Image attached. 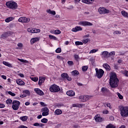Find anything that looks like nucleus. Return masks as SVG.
<instances>
[{
    "label": "nucleus",
    "instance_id": "nucleus-9",
    "mask_svg": "<svg viewBox=\"0 0 128 128\" xmlns=\"http://www.w3.org/2000/svg\"><path fill=\"white\" fill-rule=\"evenodd\" d=\"M78 24L82 26H92L93 25L92 23L88 21H80L79 22Z\"/></svg>",
    "mask_w": 128,
    "mask_h": 128
},
{
    "label": "nucleus",
    "instance_id": "nucleus-22",
    "mask_svg": "<svg viewBox=\"0 0 128 128\" xmlns=\"http://www.w3.org/2000/svg\"><path fill=\"white\" fill-rule=\"evenodd\" d=\"M2 64H4V66H8V68L12 67V64H10V62L6 61H3Z\"/></svg>",
    "mask_w": 128,
    "mask_h": 128
},
{
    "label": "nucleus",
    "instance_id": "nucleus-47",
    "mask_svg": "<svg viewBox=\"0 0 128 128\" xmlns=\"http://www.w3.org/2000/svg\"><path fill=\"white\" fill-rule=\"evenodd\" d=\"M27 30L28 32L34 34V28H28Z\"/></svg>",
    "mask_w": 128,
    "mask_h": 128
},
{
    "label": "nucleus",
    "instance_id": "nucleus-35",
    "mask_svg": "<svg viewBox=\"0 0 128 128\" xmlns=\"http://www.w3.org/2000/svg\"><path fill=\"white\" fill-rule=\"evenodd\" d=\"M116 126L113 125L112 124H108L106 126V128H116Z\"/></svg>",
    "mask_w": 128,
    "mask_h": 128
},
{
    "label": "nucleus",
    "instance_id": "nucleus-19",
    "mask_svg": "<svg viewBox=\"0 0 128 128\" xmlns=\"http://www.w3.org/2000/svg\"><path fill=\"white\" fill-rule=\"evenodd\" d=\"M100 56H102L105 58H109L108 52V51H104L102 52Z\"/></svg>",
    "mask_w": 128,
    "mask_h": 128
},
{
    "label": "nucleus",
    "instance_id": "nucleus-36",
    "mask_svg": "<svg viewBox=\"0 0 128 128\" xmlns=\"http://www.w3.org/2000/svg\"><path fill=\"white\" fill-rule=\"evenodd\" d=\"M74 58L75 59V60L78 62V60H80V56L78 54H74Z\"/></svg>",
    "mask_w": 128,
    "mask_h": 128
},
{
    "label": "nucleus",
    "instance_id": "nucleus-7",
    "mask_svg": "<svg viewBox=\"0 0 128 128\" xmlns=\"http://www.w3.org/2000/svg\"><path fill=\"white\" fill-rule=\"evenodd\" d=\"M42 116H46L50 114V110L48 107H44L41 109Z\"/></svg>",
    "mask_w": 128,
    "mask_h": 128
},
{
    "label": "nucleus",
    "instance_id": "nucleus-16",
    "mask_svg": "<svg viewBox=\"0 0 128 128\" xmlns=\"http://www.w3.org/2000/svg\"><path fill=\"white\" fill-rule=\"evenodd\" d=\"M80 30H82V28L80 26H76L75 28L72 29V32H76Z\"/></svg>",
    "mask_w": 128,
    "mask_h": 128
},
{
    "label": "nucleus",
    "instance_id": "nucleus-33",
    "mask_svg": "<svg viewBox=\"0 0 128 128\" xmlns=\"http://www.w3.org/2000/svg\"><path fill=\"white\" fill-rule=\"evenodd\" d=\"M104 106H107L108 108H109L112 109V104H110V103L108 102H106L104 104Z\"/></svg>",
    "mask_w": 128,
    "mask_h": 128
},
{
    "label": "nucleus",
    "instance_id": "nucleus-63",
    "mask_svg": "<svg viewBox=\"0 0 128 128\" xmlns=\"http://www.w3.org/2000/svg\"><path fill=\"white\" fill-rule=\"evenodd\" d=\"M18 128H28L24 125H21Z\"/></svg>",
    "mask_w": 128,
    "mask_h": 128
},
{
    "label": "nucleus",
    "instance_id": "nucleus-29",
    "mask_svg": "<svg viewBox=\"0 0 128 128\" xmlns=\"http://www.w3.org/2000/svg\"><path fill=\"white\" fill-rule=\"evenodd\" d=\"M14 20V17H8L5 20V22H12Z\"/></svg>",
    "mask_w": 128,
    "mask_h": 128
},
{
    "label": "nucleus",
    "instance_id": "nucleus-27",
    "mask_svg": "<svg viewBox=\"0 0 128 128\" xmlns=\"http://www.w3.org/2000/svg\"><path fill=\"white\" fill-rule=\"evenodd\" d=\"M72 76H78V74H80V72L76 70H74L72 71Z\"/></svg>",
    "mask_w": 128,
    "mask_h": 128
},
{
    "label": "nucleus",
    "instance_id": "nucleus-62",
    "mask_svg": "<svg viewBox=\"0 0 128 128\" xmlns=\"http://www.w3.org/2000/svg\"><path fill=\"white\" fill-rule=\"evenodd\" d=\"M40 104L42 106H46L44 102H40Z\"/></svg>",
    "mask_w": 128,
    "mask_h": 128
},
{
    "label": "nucleus",
    "instance_id": "nucleus-14",
    "mask_svg": "<svg viewBox=\"0 0 128 128\" xmlns=\"http://www.w3.org/2000/svg\"><path fill=\"white\" fill-rule=\"evenodd\" d=\"M34 92H36V94H38V96H44V93L42 90H40V89L38 88H36L34 89Z\"/></svg>",
    "mask_w": 128,
    "mask_h": 128
},
{
    "label": "nucleus",
    "instance_id": "nucleus-31",
    "mask_svg": "<svg viewBox=\"0 0 128 128\" xmlns=\"http://www.w3.org/2000/svg\"><path fill=\"white\" fill-rule=\"evenodd\" d=\"M121 14L124 18H128V13L125 10L122 11Z\"/></svg>",
    "mask_w": 128,
    "mask_h": 128
},
{
    "label": "nucleus",
    "instance_id": "nucleus-3",
    "mask_svg": "<svg viewBox=\"0 0 128 128\" xmlns=\"http://www.w3.org/2000/svg\"><path fill=\"white\" fill-rule=\"evenodd\" d=\"M6 6L8 8H10L11 10H16L18 8V3L12 0L6 2Z\"/></svg>",
    "mask_w": 128,
    "mask_h": 128
},
{
    "label": "nucleus",
    "instance_id": "nucleus-59",
    "mask_svg": "<svg viewBox=\"0 0 128 128\" xmlns=\"http://www.w3.org/2000/svg\"><path fill=\"white\" fill-rule=\"evenodd\" d=\"M109 118L110 120H114V117L112 116H110Z\"/></svg>",
    "mask_w": 128,
    "mask_h": 128
},
{
    "label": "nucleus",
    "instance_id": "nucleus-54",
    "mask_svg": "<svg viewBox=\"0 0 128 128\" xmlns=\"http://www.w3.org/2000/svg\"><path fill=\"white\" fill-rule=\"evenodd\" d=\"M88 40H90V39H88V38L85 39V40H83L82 43L84 44H88Z\"/></svg>",
    "mask_w": 128,
    "mask_h": 128
},
{
    "label": "nucleus",
    "instance_id": "nucleus-39",
    "mask_svg": "<svg viewBox=\"0 0 128 128\" xmlns=\"http://www.w3.org/2000/svg\"><path fill=\"white\" fill-rule=\"evenodd\" d=\"M48 36L50 40H56V37L55 36L52 35H49Z\"/></svg>",
    "mask_w": 128,
    "mask_h": 128
},
{
    "label": "nucleus",
    "instance_id": "nucleus-51",
    "mask_svg": "<svg viewBox=\"0 0 128 128\" xmlns=\"http://www.w3.org/2000/svg\"><path fill=\"white\" fill-rule=\"evenodd\" d=\"M122 74H123L125 75L126 76L128 77V70L123 71Z\"/></svg>",
    "mask_w": 128,
    "mask_h": 128
},
{
    "label": "nucleus",
    "instance_id": "nucleus-25",
    "mask_svg": "<svg viewBox=\"0 0 128 128\" xmlns=\"http://www.w3.org/2000/svg\"><path fill=\"white\" fill-rule=\"evenodd\" d=\"M62 114V111L60 109H57L54 112V114H56L57 116H60Z\"/></svg>",
    "mask_w": 128,
    "mask_h": 128
},
{
    "label": "nucleus",
    "instance_id": "nucleus-64",
    "mask_svg": "<svg viewBox=\"0 0 128 128\" xmlns=\"http://www.w3.org/2000/svg\"><path fill=\"white\" fill-rule=\"evenodd\" d=\"M2 78L3 80H6V76L4 75H2Z\"/></svg>",
    "mask_w": 128,
    "mask_h": 128
},
{
    "label": "nucleus",
    "instance_id": "nucleus-38",
    "mask_svg": "<svg viewBox=\"0 0 128 128\" xmlns=\"http://www.w3.org/2000/svg\"><path fill=\"white\" fill-rule=\"evenodd\" d=\"M18 60H19V62H24L26 64H28V61L26 60H24V59L18 58Z\"/></svg>",
    "mask_w": 128,
    "mask_h": 128
},
{
    "label": "nucleus",
    "instance_id": "nucleus-8",
    "mask_svg": "<svg viewBox=\"0 0 128 128\" xmlns=\"http://www.w3.org/2000/svg\"><path fill=\"white\" fill-rule=\"evenodd\" d=\"M98 12L100 14H110V11L104 7H100L98 9Z\"/></svg>",
    "mask_w": 128,
    "mask_h": 128
},
{
    "label": "nucleus",
    "instance_id": "nucleus-21",
    "mask_svg": "<svg viewBox=\"0 0 128 128\" xmlns=\"http://www.w3.org/2000/svg\"><path fill=\"white\" fill-rule=\"evenodd\" d=\"M38 40H40V38H32L30 40L31 44H34L36 42H38Z\"/></svg>",
    "mask_w": 128,
    "mask_h": 128
},
{
    "label": "nucleus",
    "instance_id": "nucleus-60",
    "mask_svg": "<svg viewBox=\"0 0 128 128\" xmlns=\"http://www.w3.org/2000/svg\"><path fill=\"white\" fill-rule=\"evenodd\" d=\"M18 46L19 48H22V46H24V45L22 43H18Z\"/></svg>",
    "mask_w": 128,
    "mask_h": 128
},
{
    "label": "nucleus",
    "instance_id": "nucleus-28",
    "mask_svg": "<svg viewBox=\"0 0 128 128\" xmlns=\"http://www.w3.org/2000/svg\"><path fill=\"white\" fill-rule=\"evenodd\" d=\"M46 12L50 14H52L53 16H56V11L52 10L50 9L46 10Z\"/></svg>",
    "mask_w": 128,
    "mask_h": 128
},
{
    "label": "nucleus",
    "instance_id": "nucleus-18",
    "mask_svg": "<svg viewBox=\"0 0 128 128\" xmlns=\"http://www.w3.org/2000/svg\"><path fill=\"white\" fill-rule=\"evenodd\" d=\"M66 94L69 96H76V92L72 90H70L66 92Z\"/></svg>",
    "mask_w": 128,
    "mask_h": 128
},
{
    "label": "nucleus",
    "instance_id": "nucleus-20",
    "mask_svg": "<svg viewBox=\"0 0 128 128\" xmlns=\"http://www.w3.org/2000/svg\"><path fill=\"white\" fill-rule=\"evenodd\" d=\"M16 82L17 84H18L19 86H24L25 84L24 82L20 79H17L16 80Z\"/></svg>",
    "mask_w": 128,
    "mask_h": 128
},
{
    "label": "nucleus",
    "instance_id": "nucleus-4",
    "mask_svg": "<svg viewBox=\"0 0 128 128\" xmlns=\"http://www.w3.org/2000/svg\"><path fill=\"white\" fill-rule=\"evenodd\" d=\"M20 102L18 100H14L12 102V108L14 110H18L20 108Z\"/></svg>",
    "mask_w": 128,
    "mask_h": 128
},
{
    "label": "nucleus",
    "instance_id": "nucleus-50",
    "mask_svg": "<svg viewBox=\"0 0 128 128\" xmlns=\"http://www.w3.org/2000/svg\"><path fill=\"white\" fill-rule=\"evenodd\" d=\"M8 94L10 96H16V94L12 93V92L10 91L8 92Z\"/></svg>",
    "mask_w": 128,
    "mask_h": 128
},
{
    "label": "nucleus",
    "instance_id": "nucleus-53",
    "mask_svg": "<svg viewBox=\"0 0 128 128\" xmlns=\"http://www.w3.org/2000/svg\"><path fill=\"white\" fill-rule=\"evenodd\" d=\"M122 34V32L118 30H116L114 32V34Z\"/></svg>",
    "mask_w": 128,
    "mask_h": 128
},
{
    "label": "nucleus",
    "instance_id": "nucleus-57",
    "mask_svg": "<svg viewBox=\"0 0 128 128\" xmlns=\"http://www.w3.org/2000/svg\"><path fill=\"white\" fill-rule=\"evenodd\" d=\"M6 108V105H4V104H0V108Z\"/></svg>",
    "mask_w": 128,
    "mask_h": 128
},
{
    "label": "nucleus",
    "instance_id": "nucleus-55",
    "mask_svg": "<svg viewBox=\"0 0 128 128\" xmlns=\"http://www.w3.org/2000/svg\"><path fill=\"white\" fill-rule=\"evenodd\" d=\"M118 97L119 98L120 100H122L124 98V96L120 94H118Z\"/></svg>",
    "mask_w": 128,
    "mask_h": 128
},
{
    "label": "nucleus",
    "instance_id": "nucleus-61",
    "mask_svg": "<svg viewBox=\"0 0 128 128\" xmlns=\"http://www.w3.org/2000/svg\"><path fill=\"white\" fill-rule=\"evenodd\" d=\"M33 126H40V124L38 123V122H36V123H34V124H33Z\"/></svg>",
    "mask_w": 128,
    "mask_h": 128
},
{
    "label": "nucleus",
    "instance_id": "nucleus-10",
    "mask_svg": "<svg viewBox=\"0 0 128 128\" xmlns=\"http://www.w3.org/2000/svg\"><path fill=\"white\" fill-rule=\"evenodd\" d=\"M61 78H62V80H68L69 82L72 80V78L69 77L68 74L66 72L62 73L61 74Z\"/></svg>",
    "mask_w": 128,
    "mask_h": 128
},
{
    "label": "nucleus",
    "instance_id": "nucleus-42",
    "mask_svg": "<svg viewBox=\"0 0 128 128\" xmlns=\"http://www.w3.org/2000/svg\"><path fill=\"white\" fill-rule=\"evenodd\" d=\"M31 80H32L33 82H38V78L37 77H34V78L32 77V78H31Z\"/></svg>",
    "mask_w": 128,
    "mask_h": 128
},
{
    "label": "nucleus",
    "instance_id": "nucleus-12",
    "mask_svg": "<svg viewBox=\"0 0 128 128\" xmlns=\"http://www.w3.org/2000/svg\"><path fill=\"white\" fill-rule=\"evenodd\" d=\"M79 100L80 102H86V100H88V96L86 95H82L79 96Z\"/></svg>",
    "mask_w": 128,
    "mask_h": 128
},
{
    "label": "nucleus",
    "instance_id": "nucleus-32",
    "mask_svg": "<svg viewBox=\"0 0 128 128\" xmlns=\"http://www.w3.org/2000/svg\"><path fill=\"white\" fill-rule=\"evenodd\" d=\"M20 120H22V122H26L28 120V116H23L20 117Z\"/></svg>",
    "mask_w": 128,
    "mask_h": 128
},
{
    "label": "nucleus",
    "instance_id": "nucleus-40",
    "mask_svg": "<svg viewBox=\"0 0 128 128\" xmlns=\"http://www.w3.org/2000/svg\"><path fill=\"white\" fill-rule=\"evenodd\" d=\"M48 118H44L42 120H41V122H42L43 124H46L48 122Z\"/></svg>",
    "mask_w": 128,
    "mask_h": 128
},
{
    "label": "nucleus",
    "instance_id": "nucleus-34",
    "mask_svg": "<svg viewBox=\"0 0 128 128\" xmlns=\"http://www.w3.org/2000/svg\"><path fill=\"white\" fill-rule=\"evenodd\" d=\"M37 32H40V30L38 28H33V34H37Z\"/></svg>",
    "mask_w": 128,
    "mask_h": 128
},
{
    "label": "nucleus",
    "instance_id": "nucleus-46",
    "mask_svg": "<svg viewBox=\"0 0 128 128\" xmlns=\"http://www.w3.org/2000/svg\"><path fill=\"white\" fill-rule=\"evenodd\" d=\"M116 54V52L114 51H112L108 53L109 58L112 56H114Z\"/></svg>",
    "mask_w": 128,
    "mask_h": 128
},
{
    "label": "nucleus",
    "instance_id": "nucleus-58",
    "mask_svg": "<svg viewBox=\"0 0 128 128\" xmlns=\"http://www.w3.org/2000/svg\"><path fill=\"white\" fill-rule=\"evenodd\" d=\"M64 104H58L56 105L57 108H62V106H64Z\"/></svg>",
    "mask_w": 128,
    "mask_h": 128
},
{
    "label": "nucleus",
    "instance_id": "nucleus-23",
    "mask_svg": "<svg viewBox=\"0 0 128 128\" xmlns=\"http://www.w3.org/2000/svg\"><path fill=\"white\" fill-rule=\"evenodd\" d=\"M103 66L106 70H110V65H108V64H103Z\"/></svg>",
    "mask_w": 128,
    "mask_h": 128
},
{
    "label": "nucleus",
    "instance_id": "nucleus-11",
    "mask_svg": "<svg viewBox=\"0 0 128 128\" xmlns=\"http://www.w3.org/2000/svg\"><path fill=\"white\" fill-rule=\"evenodd\" d=\"M30 18H26V17H20L18 20V22H30Z\"/></svg>",
    "mask_w": 128,
    "mask_h": 128
},
{
    "label": "nucleus",
    "instance_id": "nucleus-15",
    "mask_svg": "<svg viewBox=\"0 0 128 128\" xmlns=\"http://www.w3.org/2000/svg\"><path fill=\"white\" fill-rule=\"evenodd\" d=\"M45 80H46V78L42 77V76L39 77V80L38 82V86H42V84L44 82Z\"/></svg>",
    "mask_w": 128,
    "mask_h": 128
},
{
    "label": "nucleus",
    "instance_id": "nucleus-48",
    "mask_svg": "<svg viewBox=\"0 0 128 128\" xmlns=\"http://www.w3.org/2000/svg\"><path fill=\"white\" fill-rule=\"evenodd\" d=\"M98 52V49H97V50L93 49V50H92L90 51V54H94V52Z\"/></svg>",
    "mask_w": 128,
    "mask_h": 128
},
{
    "label": "nucleus",
    "instance_id": "nucleus-44",
    "mask_svg": "<svg viewBox=\"0 0 128 128\" xmlns=\"http://www.w3.org/2000/svg\"><path fill=\"white\" fill-rule=\"evenodd\" d=\"M110 112L108 111V110H104L102 112V113L103 114H108Z\"/></svg>",
    "mask_w": 128,
    "mask_h": 128
},
{
    "label": "nucleus",
    "instance_id": "nucleus-41",
    "mask_svg": "<svg viewBox=\"0 0 128 128\" xmlns=\"http://www.w3.org/2000/svg\"><path fill=\"white\" fill-rule=\"evenodd\" d=\"M88 68V66H83L82 68V70L83 72H86Z\"/></svg>",
    "mask_w": 128,
    "mask_h": 128
},
{
    "label": "nucleus",
    "instance_id": "nucleus-5",
    "mask_svg": "<svg viewBox=\"0 0 128 128\" xmlns=\"http://www.w3.org/2000/svg\"><path fill=\"white\" fill-rule=\"evenodd\" d=\"M50 90L51 92H58L60 90V88L59 86L54 84L50 86Z\"/></svg>",
    "mask_w": 128,
    "mask_h": 128
},
{
    "label": "nucleus",
    "instance_id": "nucleus-45",
    "mask_svg": "<svg viewBox=\"0 0 128 128\" xmlns=\"http://www.w3.org/2000/svg\"><path fill=\"white\" fill-rule=\"evenodd\" d=\"M23 92L24 94H26L28 96H30V90H24L23 91Z\"/></svg>",
    "mask_w": 128,
    "mask_h": 128
},
{
    "label": "nucleus",
    "instance_id": "nucleus-13",
    "mask_svg": "<svg viewBox=\"0 0 128 128\" xmlns=\"http://www.w3.org/2000/svg\"><path fill=\"white\" fill-rule=\"evenodd\" d=\"M94 118L97 122H104V118H102L100 116H98V114L96 115L94 117Z\"/></svg>",
    "mask_w": 128,
    "mask_h": 128
},
{
    "label": "nucleus",
    "instance_id": "nucleus-6",
    "mask_svg": "<svg viewBox=\"0 0 128 128\" xmlns=\"http://www.w3.org/2000/svg\"><path fill=\"white\" fill-rule=\"evenodd\" d=\"M95 70L96 72V76H97L98 78H102L104 76V71L101 68L98 70V68H96Z\"/></svg>",
    "mask_w": 128,
    "mask_h": 128
},
{
    "label": "nucleus",
    "instance_id": "nucleus-24",
    "mask_svg": "<svg viewBox=\"0 0 128 128\" xmlns=\"http://www.w3.org/2000/svg\"><path fill=\"white\" fill-rule=\"evenodd\" d=\"M94 1V0H82V2H84V4H92V2Z\"/></svg>",
    "mask_w": 128,
    "mask_h": 128
},
{
    "label": "nucleus",
    "instance_id": "nucleus-37",
    "mask_svg": "<svg viewBox=\"0 0 128 128\" xmlns=\"http://www.w3.org/2000/svg\"><path fill=\"white\" fill-rule=\"evenodd\" d=\"M75 44L76 46H82V44H84V43H82V42L76 41L75 42Z\"/></svg>",
    "mask_w": 128,
    "mask_h": 128
},
{
    "label": "nucleus",
    "instance_id": "nucleus-43",
    "mask_svg": "<svg viewBox=\"0 0 128 128\" xmlns=\"http://www.w3.org/2000/svg\"><path fill=\"white\" fill-rule=\"evenodd\" d=\"M56 54H60V52H62V48H58L56 50Z\"/></svg>",
    "mask_w": 128,
    "mask_h": 128
},
{
    "label": "nucleus",
    "instance_id": "nucleus-52",
    "mask_svg": "<svg viewBox=\"0 0 128 128\" xmlns=\"http://www.w3.org/2000/svg\"><path fill=\"white\" fill-rule=\"evenodd\" d=\"M73 108H80V104H72Z\"/></svg>",
    "mask_w": 128,
    "mask_h": 128
},
{
    "label": "nucleus",
    "instance_id": "nucleus-1",
    "mask_svg": "<svg viewBox=\"0 0 128 128\" xmlns=\"http://www.w3.org/2000/svg\"><path fill=\"white\" fill-rule=\"evenodd\" d=\"M120 80L118 78V76H116V74L114 72H112L110 76V85L111 88H118V82Z\"/></svg>",
    "mask_w": 128,
    "mask_h": 128
},
{
    "label": "nucleus",
    "instance_id": "nucleus-17",
    "mask_svg": "<svg viewBox=\"0 0 128 128\" xmlns=\"http://www.w3.org/2000/svg\"><path fill=\"white\" fill-rule=\"evenodd\" d=\"M8 36H10V33L6 32L2 34L1 38H2L3 40H6V38H8Z\"/></svg>",
    "mask_w": 128,
    "mask_h": 128
},
{
    "label": "nucleus",
    "instance_id": "nucleus-26",
    "mask_svg": "<svg viewBox=\"0 0 128 128\" xmlns=\"http://www.w3.org/2000/svg\"><path fill=\"white\" fill-rule=\"evenodd\" d=\"M101 90L103 94H106V92H110V90L108 88H102Z\"/></svg>",
    "mask_w": 128,
    "mask_h": 128
},
{
    "label": "nucleus",
    "instance_id": "nucleus-30",
    "mask_svg": "<svg viewBox=\"0 0 128 128\" xmlns=\"http://www.w3.org/2000/svg\"><path fill=\"white\" fill-rule=\"evenodd\" d=\"M12 100L10 98H8L7 100L6 101V104H8L9 106H10L12 104Z\"/></svg>",
    "mask_w": 128,
    "mask_h": 128
},
{
    "label": "nucleus",
    "instance_id": "nucleus-49",
    "mask_svg": "<svg viewBox=\"0 0 128 128\" xmlns=\"http://www.w3.org/2000/svg\"><path fill=\"white\" fill-rule=\"evenodd\" d=\"M54 34H60V30H54Z\"/></svg>",
    "mask_w": 128,
    "mask_h": 128
},
{
    "label": "nucleus",
    "instance_id": "nucleus-56",
    "mask_svg": "<svg viewBox=\"0 0 128 128\" xmlns=\"http://www.w3.org/2000/svg\"><path fill=\"white\" fill-rule=\"evenodd\" d=\"M68 66H74V62L72 61H68Z\"/></svg>",
    "mask_w": 128,
    "mask_h": 128
},
{
    "label": "nucleus",
    "instance_id": "nucleus-2",
    "mask_svg": "<svg viewBox=\"0 0 128 128\" xmlns=\"http://www.w3.org/2000/svg\"><path fill=\"white\" fill-rule=\"evenodd\" d=\"M120 115L122 118H128V106H119Z\"/></svg>",
    "mask_w": 128,
    "mask_h": 128
}]
</instances>
